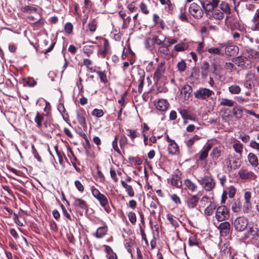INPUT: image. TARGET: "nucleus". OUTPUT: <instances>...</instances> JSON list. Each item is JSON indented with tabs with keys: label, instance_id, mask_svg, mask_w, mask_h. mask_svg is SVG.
<instances>
[{
	"label": "nucleus",
	"instance_id": "a211bd4d",
	"mask_svg": "<svg viewBox=\"0 0 259 259\" xmlns=\"http://www.w3.org/2000/svg\"><path fill=\"white\" fill-rule=\"evenodd\" d=\"M223 151V148L222 147H215L213 148L210 152V156L212 159L217 160L221 156Z\"/></svg>",
	"mask_w": 259,
	"mask_h": 259
},
{
	"label": "nucleus",
	"instance_id": "c85d7f7f",
	"mask_svg": "<svg viewBox=\"0 0 259 259\" xmlns=\"http://www.w3.org/2000/svg\"><path fill=\"white\" fill-rule=\"evenodd\" d=\"M210 65L207 61L203 62L201 66V74L202 77H205L208 75Z\"/></svg>",
	"mask_w": 259,
	"mask_h": 259
},
{
	"label": "nucleus",
	"instance_id": "f704fd0d",
	"mask_svg": "<svg viewBox=\"0 0 259 259\" xmlns=\"http://www.w3.org/2000/svg\"><path fill=\"white\" fill-rule=\"evenodd\" d=\"M121 185L124 188L130 197H134L135 195V192L132 186L128 185L125 182L123 181H121Z\"/></svg>",
	"mask_w": 259,
	"mask_h": 259
},
{
	"label": "nucleus",
	"instance_id": "37998d69",
	"mask_svg": "<svg viewBox=\"0 0 259 259\" xmlns=\"http://www.w3.org/2000/svg\"><path fill=\"white\" fill-rule=\"evenodd\" d=\"M235 100L239 104H243L244 103H248L250 101H253L252 100H250L249 98H245L241 96H236L235 97Z\"/></svg>",
	"mask_w": 259,
	"mask_h": 259
},
{
	"label": "nucleus",
	"instance_id": "5fc2aeb1",
	"mask_svg": "<svg viewBox=\"0 0 259 259\" xmlns=\"http://www.w3.org/2000/svg\"><path fill=\"white\" fill-rule=\"evenodd\" d=\"M251 208V202H244L242 206V211L244 213H247L249 212Z\"/></svg>",
	"mask_w": 259,
	"mask_h": 259
},
{
	"label": "nucleus",
	"instance_id": "c9c22d12",
	"mask_svg": "<svg viewBox=\"0 0 259 259\" xmlns=\"http://www.w3.org/2000/svg\"><path fill=\"white\" fill-rule=\"evenodd\" d=\"M212 73L215 75H220L222 71L221 66L213 62L211 64Z\"/></svg>",
	"mask_w": 259,
	"mask_h": 259
},
{
	"label": "nucleus",
	"instance_id": "393cba45",
	"mask_svg": "<svg viewBox=\"0 0 259 259\" xmlns=\"http://www.w3.org/2000/svg\"><path fill=\"white\" fill-rule=\"evenodd\" d=\"M34 120L36 123L37 127L42 130V123L44 121V114H40L39 112H37Z\"/></svg>",
	"mask_w": 259,
	"mask_h": 259
},
{
	"label": "nucleus",
	"instance_id": "412c9836",
	"mask_svg": "<svg viewBox=\"0 0 259 259\" xmlns=\"http://www.w3.org/2000/svg\"><path fill=\"white\" fill-rule=\"evenodd\" d=\"M166 219L169 223L174 228H176L179 226V219L171 213H167L166 215Z\"/></svg>",
	"mask_w": 259,
	"mask_h": 259
},
{
	"label": "nucleus",
	"instance_id": "ea45409f",
	"mask_svg": "<svg viewBox=\"0 0 259 259\" xmlns=\"http://www.w3.org/2000/svg\"><path fill=\"white\" fill-rule=\"evenodd\" d=\"M211 17L215 19L222 20L224 17V13L219 10H214L210 14V18Z\"/></svg>",
	"mask_w": 259,
	"mask_h": 259
},
{
	"label": "nucleus",
	"instance_id": "a19ab883",
	"mask_svg": "<svg viewBox=\"0 0 259 259\" xmlns=\"http://www.w3.org/2000/svg\"><path fill=\"white\" fill-rule=\"evenodd\" d=\"M209 53L213 55L219 56H223L224 55V51L219 48H210L207 50Z\"/></svg>",
	"mask_w": 259,
	"mask_h": 259
},
{
	"label": "nucleus",
	"instance_id": "39448f33",
	"mask_svg": "<svg viewBox=\"0 0 259 259\" xmlns=\"http://www.w3.org/2000/svg\"><path fill=\"white\" fill-rule=\"evenodd\" d=\"M238 175L241 180L245 181L253 180L256 178L254 172L245 167H242L239 170Z\"/></svg>",
	"mask_w": 259,
	"mask_h": 259
},
{
	"label": "nucleus",
	"instance_id": "e433bc0d",
	"mask_svg": "<svg viewBox=\"0 0 259 259\" xmlns=\"http://www.w3.org/2000/svg\"><path fill=\"white\" fill-rule=\"evenodd\" d=\"M186 7L185 6L182 7L180 9L179 14V19L183 22H188V19L186 14Z\"/></svg>",
	"mask_w": 259,
	"mask_h": 259
},
{
	"label": "nucleus",
	"instance_id": "f3484780",
	"mask_svg": "<svg viewBox=\"0 0 259 259\" xmlns=\"http://www.w3.org/2000/svg\"><path fill=\"white\" fill-rule=\"evenodd\" d=\"M245 109L241 107H234L232 110L233 116L237 119H241L243 116V111H245Z\"/></svg>",
	"mask_w": 259,
	"mask_h": 259
},
{
	"label": "nucleus",
	"instance_id": "603ef678",
	"mask_svg": "<svg viewBox=\"0 0 259 259\" xmlns=\"http://www.w3.org/2000/svg\"><path fill=\"white\" fill-rule=\"evenodd\" d=\"M117 141L118 138L117 136H115L112 143V148L118 154L122 155L121 152L118 147Z\"/></svg>",
	"mask_w": 259,
	"mask_h": 259
},
{
	"label": "nucleus",
	"instance_id": "0eeeda50",
	"mask_svg": "<svg viewBox=\"0 0 259 259\" xmlns=\"http://www.w3.org/2000/svg\"><path fill=\"white\" fill-rule=\"evenodd\" d=\"M189 13L197 19L202 18L203 15V12L201 7L195 3H192L190 4L189 8Z\"/></svg>",
	"mask_w": 259,
	"mask_h": 259
},
{
	"label": "nucleus",
	"instance_id": "6e6552de",
	"mask_svg": "<svg viewBox=\"0 0 259 259\" xmlns=\"http://www.w3.org/2000/svg\"><path fill=\"white\" fill-rule=\"evenodd\" d=\"M212 146L213 144L212 143H207L205 144L201 151L197 154L198 157L200 161H203L206 159L208 152L212 148Z\"/></svg>",
	"mask_w": 259,
	"mask_h": 259
},
{
	"label": "nucleus",
	"instance_id": "052dcab7",
	"mask_svg": "<svg viewBox=\"0 0 259 259\" xmlns=\"http://www.w3.org/2000/svg\"><path fill=\"white\" fill-rule=\"evenodd\" d=\"M220 8L223 12L228 14L230 13V9L228 4L226 3H221Z\"/></svg>",
	"mask_w": 259,
	"mask_h": 259
},
{
	"label": "nucleus",
	"instance_id": "9b49d317",
	"mask_svg": "<svg viewBox=\"0 0 259 259\" xmlns=\"http://www.w3.org/2000/svg\"><path fill=\"white\" fill-rule=\"evenodd\" d=\"M230 227L229 222L225 221V222L221 223L218 227L221 236H227L228 235L230 232Z\"/></svg>",
	"mask_w": 259,
	"mask_h": 259
},
{
	"label": "nucleus",
	"instance_id": "bf43d9fd",
	"mask_svg": "<svg viewBox=\"0 0 259 259\" xmlns=\"http://www.w3.org/2000/svg\"><path fill=\"white\" fill-rule=\"evenodd\" d=\"M96 73L98 75L101 81L105 83L108 82V79L106 74L101 71H96Z\"/></svg>",
	"mask_w": 259,
	"mask_h": 259
},
{
	"label": "nucleus",
	"instance_id": "a878e982",
	"mask_svg": "<svg viewBox=\"0 0 259 259\" xmlns=\"http://www.w3.org/2000/svg\"><path fill=\"white\" fill-rule=\"evenodd\" d=\"M247 159L249 163L253 167H256L258 165L257 157L253 153H249L247 156Z\"/></svg>",
	"mask_w": 259,
	"mask_h": 259
},
{
	"label": "nucleus",
	"instance_id": "5701e85b",
	"mask_svg": "<svg viewBox=\"0 0 259 259\" xmlns=\"http://www.w3.org/2000/svg\"><path fill=\"white\" fill-rule=\"evenodd\" d=\"M192 92V88L188 84L183 86L181 90V94L184 96L185 100H188Z\"/></svg>",
	"mask_w": 259,
	"mask_h": 259
},
{
	"label": "nucleus",
	"instance_id": "e2e57ef3",
	"mask_svg": "<svg viewBox=\"0 0 259 259\" xmlns=\"http://www.w3.org/2000/svg\"><path fill=\"white\" fill-rule=\"evenodd\" d=\"M144 74H145L144 73ZM144 80H145L144 75H141L139 80L140 83L138 85V92L140 93H141L143 91V86H144Z\"/></svg>",
	"mask_w": 259,
	"mask_h": 259
},
{
	"label": "nucleus",
	"instance_id": "b1692460",
	"mask_svg": "<svg viewBox=\"0 0 259 259\" xmlns=\"http://www.w3.org/2000/svg\"><path fill=\"white\" fill-rule=\"evenodd\" d=\"M110 47L108 40L106 38H104L103 50L100 52V54L102 58H105L110 53Z\"/></svg>",
	"mask_w": 259,
	"mask_h": 259
},
{
	"label": "nucleus",
	"instance_id": "bb28decb",
	"mask_svg": "<svg viewBox=\"0 0 259 259\" xmlns=\"http://www.w3.org/2000/svg\"><path fill=\"white\" fill-rule=\"evenodd\" d=\"M178 111L184 120L190 119L195 120V118L192 116L191 114L188 110L185 109H179Z\"/></svg>",
	"mask_w": 259,
	"mask_h": 259
},
{
	"label": "nucleus",
	"instance_id": "3c124183",
	"mask_svg": "<svg viewBox=\"0 0 259 259\" xmlns=\"http://www.w3.org/2000/svg\"><path fill=\"white\" fill-rule=\"evenodd\" d=\"M158 52L161 55L167 56L169 53V51L167 46L161 45L158 49Z\"/></svg>",
	"mask_w": 259,
	"mask_h": 259
},
{
	"label": "nucleus",
	"instance_id": "0e129e2a",
	"mask_svg": "<svg viewBox=\"0 0 259 259\" xmlns=\"http://www.w3.org/2000/svg\"><path fill=\"white\" fill-rule=\"evenodd\" d=\"M177 67L180 72H183L186 70V64L184 60L179 62L177 64Z\"/></svg>",
	"mask_w": 259,
	"mask_h": 259
},
{
	"label": "nucleus",
	"instance_id": "9d476101",
	"mask_svg": "<svg viewBox=\"0 0 259 259\" xmlns=\"http://www.w3.org/2000/svg\"><path fill=\"white\" fill-rule=\"evenodd\" d=\"M258 229L256 227H251L249 228V230L245 233L244 238H249L251 241L256 239L259 237L258 234Z\"/></svg>",
	"mask_w": 259,
	"mask_h": 259
},
{
	"label": "nucleus",
	"instance_id": "7ed1b4c3",
	"mask_svg": "<svg viewBox=\"0 0 259 259\" xmlns=\"http://www.w3.org/2000/svg\"><path fill=\"white\" fill-rule=\"evenodd\" d=\"M215 217L219 222H223L228 220L230 214L228 208L225 205H221L217 207Z\"/></svg>",
	"mask_w": 259,
	"mask_h": 259
},
{
	"label": "nucleus",
	"instance_id": "79ce46f5",
	"mask_svg": "<svg viewBox=\"0 0 259 259\" xmlns=\"http://www.w3.org/2000/svg\"><path fill=\"white\" fill-rule=\"evenodd\" d=\"M94 51V46L92 45H85L83 48V52L88 57H90Z\"/></svg>",
	"mask_w": 259,
	"mask_h": 259
},
{
	"label": "nucleus",
	"instance_id": "f03ea898",
	"mask_svg": "<svg viewBox=\"0 0 259 259\" xmlns=\"http://www.w3.org/2000/svg\"><path fill=\"white\" fill-rule=\"evenodd\" d=\"M198 182L206 191L212 190L215 186V182L211 175L204 176L203 178L198 179Z\"/></svg>",
	"mask_w": 259,
	"mask_h": 259
},
{
	"label": "nucleus",
	"instance_id": "4468645a",
	"mask_svg": "<svg viewBox=\"0 0 259 259\" xmlns=\"http://www.w3.org/2000/svg\"><path fill=\"white\" fill-rule=\"evenodd\" d=\"M199 200L198 194L191 195L187 201V205L189 208L193 209L195 208Z\"/></svg>",
	"mask_w": 259,
	"mask_h": 259
},
{
	"label": "nucleus",
	"instance_id": "13d9d810",
	"mask_svg": "<svg viewBox=\"0 0 259 259\" xmlns=\"http://www.w3.org/2000/svg\"><path fill=\"white\" fill-rule=\"evenodd\" d=\"M128 220L131 224H135L137 222V218L135 213L133 211H130L127 214Z\"/></svg>",
	"mask_w": 259,
	"mask_h": 259
},
{
	"label": "nucleus",
	"instance_id": "423d86ee",
	"mask_svg": "<svg viewBox=\"0 0 259 259\" xmlns=\"http://www.w3.org/2000/svg\"><path fill=\"white\" fill-rule=\"evenodd\" d=\"M92 194L99 202L102 207L108 205V199L105 195L101 193L99 190L94 187L91 188Z\"/></svg>",
	"mask_w": 259,
	"mask_h": 259
},
{
	"label": "nucleus",
	"instance_id": "cd10ccee",
	"mask_svg": "<svg viewBox=\"0 0 259 259\" xmlns=\"http://www.w3.org/2000/svg\"><path fill=\"white\" fill-rule=\"evenodd\" d=\"M107 230V227L106 226L99 227L95 233L94 236L97 238H102L106 235Z\"/></svg>",
	"mask_w": 259,
	"mask_h": 259
},
{
	"label": "nucleus",
	"instance_id": "aec40b11",
	"mask_svg": "<svg viewBox=\"0 0 259 259\" xmlns=\"http://www.w3.org/2000/svg\"><path fill=\"white\" fill-rule=\"evenodd\" d=\"M167 151L170 155H178L180 153L179 147L175 142L168 144Z\"/></svg>",
	"mask_w": 259,
	"mask_h": 259
},
{
	"label": "nucleus",
	"instance_id": "338daca9",
	"mask_svg": "<svg viewBox=\"0 0 259 259\" xmlns=\"http://www.w3.org/2000/svg\"><path fill=\"white\" fill-rule=\"evenodd\" d=\"M151 39L153 44H155L158 45H162L163 44L164 42V40H162L159 39L158 37L156 35L153 36L152 38Z\"/></svg>",
	"mask_w": 259,
	"mask_h": 259
},
{
	"label": "nucleus",
	"instance_id": "2eb2a0df",
	"mask_svg": "<svg viewBox=\"0 0 259 259\" xmlns=\"http://www.w3.org/2000/svg\"><path fill=\"white\" fill-rule=\"evenodd\" d=\"M184 185L185 186V190H188L191 192L195 191L197 189V184L189 179H186L184 180Z\"/></svg>",
	"mask_w": 259,
	"mask_h": 259
},
{
	"label": "nucleus",
	"instance_id": "c756f323",
	"mask_svg": "<svg viewBox=\"0 0 259 259\" xmlns=\"http://www.w3.org/2000/svg\"><path fill=\"white\" fill-rule=\"evenodd\" d=\"M76 116L78 123L83 127L84 130H86L87 126L85 114L81 112H78L77 113Z\"/></svg>",
	"mask_w": 259,
	"mask_h": 259
},
{
	"label": "nucleus",
	"instance_id": "4d7b16f0",
	"mask_svg": "<svg viewBox=\"0 0 259 259\" xmlns=\"http://www.w3.org/2000/svg\"><path fill=\"white\" fill-rule=\"evenodd\" d=\"M127 143V139L126 137L122 135L121 136L120 139H119V145L120 148L122 149H123L124 147L126 146V145Z\"/></svg>",
	"mask_w": 259,
	"mask_h": 259
},
{
	"label": "nucleus",
	"instance_id": "f8f14e48",
	"mask_svg": "<svg viewBox=\"0 0 259 259\" xmlns=\"http://www.w3.org/2000/svg\"><path fill=\"white\" fill-rule=\"evenodd\" d=\"M73 205L75 207H78L80 208V209L87 211L88 210V205L87 202L84 201V200L78 198H73Z\"/></svg>",
	"mask_w": 259,
	"mask_h": 259
},
{
	"label": "nucleus",
	"instance_id": "dca6fc26",
	"mask_svg": "<svg viewBox=\"0 0 259 259\" xmlns=\"http://www.w3.org/2000/svg\"><path fill=\"white\" fill-rule=\"evenodd\" d=\"M155 105L157 110L164 111L168 108L169 103L165 99H159L155 103Z\"/></svg>",
	"mask_w": 259,
	"mask_h": 259
},
{
	"label": "nucleus",
	"instance_id": "58836bf2",
	"mask_svg": "<svg viewBox=\"0 0 259 259\" xmlns=\"http://www.w3.org/2000/svg\"><path fill=\"white\" fill-rule=\"evenodd\" d=\"M229 112V109L226 108H222L220 110L221 117L225 121H228L230 119L231 115Z\"/></svg>",
	"mask_w": 259,
	"mask_h": 259
},
{
	"label": "nucleus",
	"instance_id": "2f4dec72",
	"mask_svg": "<svg viewBox=\"0 0 259 259\" xmlns=\"http://www.w3.org/2000/svg\"><path fill=\"white\" fill-rule=\"evenodd\" d=\"M220 105L222 106H227L229 107H233L234 105L235 102L227 98H222L219 99Z\"/></svg>",
	"mask_w": 259,
	"mask_h": 259
},
{
	"label": "nucleus",
	"instance_id": "20e7f679",
	"mask_svg": "<svg viewBox=\"0 0 259 259\" xmlns=\"http://www.w3.org/2000/svg\"><path fill=\"white\" fill-rule=\"evenodd\" d=\"M235 230L237 232H242L247 228L248 220L244 217H237L232 223Z\"/></svg>",
	"mask_w": 259,
	"mask_h": 259
},
{
	"label": "nucleus",
	"instance_id": "4be33fe9",
	"mask_svg": "<svg viewBox=\"0 0 259 259\" xmlns=\"http://www.w3.org/2000/svg\"><path fill=\"white\" fill-rule=\"evenodd\" d=\"M170 184L178 188H180L182 186L181 177L178 175H173L171 178Z\"/></svg>",
	"mask_w": 259,
	"mask_h": 259
},
{
	"label": "nucleus",
	"instance_id": "1a4fd4ad",
	"mask_svg": "<svg viewBox=\"0 0 259 259\" xmlns=\"http://www.w3.org/2000/svg\"><path fill=\"white\" fill-rule=\"evenodd\" d=\"M220 47L225 48L226 55L229 56L236 55L239 50L238 48L235 45H226L224 44H219Z\"/></svg>",
	"mask_w": 259,
	"mask_h": 259
},
{
	"label": "nucleus",
	"instance_id": "6ab92c4d",
	"mask_svg": "<svg viewBox=\"0 0 259 259\" xmlns=\"http://www.w3.org/2000/svg\"><path fill=\"white\" fill-rule=\"evenodd\" d=\"M202 8L205 11L207 17L210 18V14L214 10V8L210 4L209 1L201 2Z\"/></svg>",
	"mask_w": 259,
	"mask_h": 259
},
{
	"label": "nucleus",
	"instance_id": "6e6d98bb",
	"mask_svg": "<svg viewBox=\"0 0 259 259\" xmlns=\"http://www.w3.org/2000/svg\"><path fill=\"white\" fill-rule=\"evenodd\" d=\"M104 113L103 110L99 109H94L92 112V115L93 116L99 118L103 116Z\"/></svg>",
	"mask_w": 259,
	"mask_h": 259
},
{
	"label": "nucleus",
	"instance_id": "864d4df0",
	"mask_svg": "<svg viewBox=\"0 0 259 259\" xmlns=\"http://www.w3.org/2000/svg\"><path fill=\"white\" fill-rule=\"evenodd\" d=\"M188 243L191 246L199 245V241L195 235H192L189 238Z\"/></svg>",
	"mask_w": 259,
	"mask_h": 259
},
{
	"label": "nucleus",
	"instance_id": "4c0bfd02",
	"mask_svg": "<svg viewBox=\"0 0 259 259\" xmlns=\"http://www.w3.org/2000/svg\"><path fill=\"white\" fill-rule=\"evenodd\" d=\"M45 23V20L42 17H40L34 22H32L31 26L34 28V29H38L42 27Z\"/></svg>",
	"mask_w": 259,
	"mask_h": 259
},
{
	"label": "nucleus",
	"instance_id": "774afa93",
	"mask_svg": "<svg viewBox=\"0 0 259 259\" xmlns=\"http://www.w3.org/2000/svg\"><path fill=\"white\" fill-rule=\"evenodd\" d=\"M236 192V190L234 186H230L228 189V195H229V197L231 198H233L234 197V196L235 195Z\"/></svg>",
	"mask_w": 259,
	"mask_h": 259
},
{
	"label": "nucleus",
	"instance_id": "49530a36",
	"mask_svg": "<svg viewBox=\"0 0 259 259\" xmlns=\"http://www.w3.org/2000/svg\"><path fill=\"white\" fill-rule=\"evenodd\" d=\"M199 138H200L198 136L195 135L193 137H192V138H191L190 139L185 140L184 142L186 144V145H187V146L189 148H190L193 145L194 142L198 140L199 139Z\"/></svg>",
	"mask_w": 259,
	"mask_h": 259
},
{
	"label": "nucleus",
	"instance_id": "680f3d73",
	"mask_svg": "<svg viewBox=\"0 0 259 259\" xmlns=\"http://www.w3.org/2000/svg\"><path fill=\"white\" fill-rule=\"evenodd\" d=\"M254 25V30L259 31V11L256 13L253 20Z\"/></svg>",
	"mask_w": 259,
	"mask_h": 259
},
{
	"label": "nucleus",
	"instance_id": "473e14b6",
	"mask_svg": "<svg viewBox=\"0 0 259 259\" xmlns=\"http://www.w3.org/2000/svg\"><path fill=\"white\" fill-rule=\"evenodd\" d=\"M228 91L231 94L238 95L241 92V88L239 85L233 84L229 87Z\"/></svg>",
	"mask_w": 259,
	"mask_h": 259
},
{
	"label": "nucleus",
	"instance_id": "f257e3e1",
	"mask_svg": "<svg viewBox=\"0 0 259 259\" xmlns=\"http://www.w3.org/2000/svg\"><path fill=\"white\" fill-rule=\"evenodd\" d=\"M214 94V92L206 88H200L194 93V97L198 100L207 101Z\"/></svg>",
	"mask_w": 259,
	"mask_h": 259
},
{
	"label": "nucleus",
	"instance_id": "a18cd8bd",
	"mask_svg": "<svg viewBox=\"0 0 259 259\" xmlns=\"http://www.w3.org/2000/svg\"><path fill=\"white\" fill-rule=\"evenodd\" d=\"M233 147L236 153L240 155L242 154L243 152V145L239 141L234 143L233 145Z\"/></svg>",
	"mask_w": 259,
	"mask_h": 259
},
{
	"label": "nucleus",
	"instance_id": "de8ad7c7",
	"mask_svg": "<svg viewBox=\"0 0 259 259\" xmlns=\"http://www.w3.org/2000/svg\"><path fill=\"white\" fill-rule=\"evenodd\" d=\"M97 25V21L96 19H92L88 25V27L91 32L95 31Z\"/></svg>",
	"mask_w": 259,
	"mask_h": 259
},
{
	"label": "nucleus",
	"instance_id": "c03bdc74",
	"mask_svg": "<svg viewBox=\"0 0 259 259\" xmlns=\"http://www.w3.org/2000/svg\"><path fill=\"white\" fill-rule=\"evenodd\" d=\"M126 131L128 133L127 136L131 138L132 141H134L135 138L140 136V134L136 130L127 129Z\"/></svg>",
	"mask_w": 259,
	"mask_h": 259
},
{
	"label": "nucleus",
	"instance_id": "69168bd1",
	"mask_svg": "<svg viewBox=\"0 0 259 259\" xmlns=\"http://www.w3.org/2000/svg\"><path fill=\"white\" fill-rule=\"evenodd\" d=\"M54 148L58 157L59 162L60 164H62L63 161V154L59 151L58 147L57 146H55Z\"/></svg>",
	"mask_w": 259,
	"mask_h": 259
},
{
	"label": "nucleus",
	"instance_id": "7c9ffc66",
	"mask_svg": "<svg viewBox=\"0 0 259 259\" xmlns=\"http://www.w3.org/2000/svg\"><path fill=\"white\" fill-rule=\"evenodd\" d=\"M217 209V204L214 202H210V204L204 209V213L206 215H211L213 214L214 209Z\"/></svg>",
	"mask_w": 259,
	"mask_h": 259
},
{
	"label": "nucleus",
	"instance_id": "09e8293b",
	"mask_svg": "<svg viewBox=\"0 0 259 259\" xmlns=\"http://www.w3.org/2000/svg\"><path fill=\"white\" fill-rule=\"evenodd\" d=\"M188 46L185 43H180L176 45L174 47V50L176 52H182L186 50Z\"/></svg>",
	"mask_w": 259,
	"mask_h": 259
},
{
	"label": "nucleus",
	"instance_id": "8fccbe9b",
	"mask_svg": "<svg viewBox=\"0 0 259 259\" xmlns=\"http://www.w3.org/2000/svg\"><path fill=\"white\" fill-rule=\"evenodd\" d=\"M22 10L24 13L30 14L33 12H36L37 10V9L31 6H25L22 8Z\"/></svg>",
	"mask_w": 259,
	"mask_h": 259
},
{
	"label": "nucleus",
	"instance_id": "72a5a7b5",
	"mask_svg": "<svg viewBox=\"0 0 259 259\" xmlns=\"http://www.w3.org/2000/svg\"><path fill=\"white\" fill-rule=\"evenodd\" d=\"M242 208V203L239 199L235 200L232 204V209L234 212H240Z\"/></svg>",
	"mask_w": 259,
	"mask_h": 259
},
{
	"label": "nucleus",
	"instance_id": "ddd939ff",
	"mask_svg": "<svg viewBox=\"0 0 259 259\" xmlns=\"http://www.w3.org/2000/svg\"><path fill=\"white\" fill-rule=\"evenodd\" d=\"M165 61H161L157 66V69L154 73V78L159 80L163 75L165 71Z\"/></svg>",
	"mask_w": 259,
	"mask_h": 259
}]
</instances>
